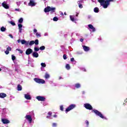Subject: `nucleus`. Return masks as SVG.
I'll use <instances>...</instances> for the list:
<instances>
[{"label": "nucleus", "mask_w": 127, "mask_h": 127, "mask_svg": "<svg viewBox=\"0 0 127 127\" xmlns=\"http://www.w3.org/2000/svg\"><path fill=\"white\" fill-rule=\"evenodd\" d=\"M78 14H79V13H77L75 15H76V16H78Z\"/></svg>", "instance_id": "obj_57"}, {"label": "nucleus", "mask_w": 127, "mask_h": 127, "mask_svg": "<svg viewBox=\"0 0 127 127\" xmlns=\"http://www.w3.org/2000/svg\"><path fill=\"white\" fill-rule=\"evenodd\" d=\"M61 78H62V77H59V79H61Z\"/></svg>", "instance_id": "obj_59"}, {"label": "nucleus", "mask_w": 127, "mask_h": 127, "mask_svg": "<svg viewBox=\"0 0 127 127\" xmlns=\"http://www.w3.org/2000/svg\"><path fill=\"white\" fill-rule=\"evenodd\" d=\"M39 50H40L39 48H38V47H35V48H34V51H35V52H38Z\"/></svg>", "instance_id": "obj_35"}, {"label": "nucleus", "mask_w": 127, "mask_h": 127, "mask_svg": "<svg viewBox=\"0 0 127 127\" xmlns=\"http://www.w3.org/2000/svg\"><path fill=\"white\" fill-rule=\"evenodd\" d=\"M67 55L66 54H64L63 55V59H64V60L67 59Z\"/></svg>", "instance_id": "obj_36"}, {"label": "nucleus", "mask_w": 127, "mask_h": 127, "mask_svg": "<svg viewBox=\"0 0 127 127\" xmlns=\"http://www.w3.org/2000/svg\"><path fill=\"white\" fill-rule=\"evenodd\" d=\"M25 118L29 121V123L31 124L32 123V117L31 115H26L25 116Z\"/></svg>", "instance_id": "obj_10"}, {"label": "nucleus", "mask_w": 127, "mask_h": 127, "mask_svg": "<svg viewBox=\"0 0 127 127\" xmlns=\"http://www.w3.org/2000/svg\"><path fill=\"white\" fill-rule=\"evenodd\" d=\"M34 81H35V82H36L39 84H43L45 83V81L44 79H41L37 78H35Z\"/></svg>", "instance_id": "obj_6"}, {"label": "nucleus", "mask_w": 127, "mask_h": 127, "mask_svg": "<svg viewBox=\"0 0 127 127\" xmlns=\"http://www.w3.org/2000/svg\"><path fill=\"white\" fill-rule=\"evenodd\" d=\"M70 61L71 62H74V58H71V59L70 60Z\"/></svg>", "instance_id": "obj_47"}, {"label": "nucleus", "mask_w": 127, "mask_h": 127, "mask_svg": "<svg viewBox=\"0 0 127 127\" xmlns=\"http://www.w3.org/2000/svg\"><path fill=\"white\" fill-rule=\"evenodd\" d=\"M17 24H18L19 31V32H21V31H22V26H23L22 24L20 23H17Z\"/></svg>", "instance_id": "obj_14"}, {"label": "nucleus", "mask_w": 127, "mask_h": 127, "mask_svg": "<svg viewBox=\"0 0 127 127\" xmlns=\"http://www.w3.org/2000/svg\"><path fill=\"white\" fill-rule=\"evenodd\" d=\"M88 18H90V16H88Z\"/></svg>", "instance_id": "obj_60"}, {"label": "nucleus", "mask_w": 127, "mask_h": 127, "mask_svg": "<svg viewBox=\"0 0 127 127\" xmlns=\"http://www.w3.org/2000/svg\"><path fill=\"white\" fill-rule=\"evenodd\" d=\"M17 5H20V2H17Z\"/></svg>", "instance_id": "obj_51"}, {"label": "nucleus", "mask_w": 127, "mask_h": 127, "mask_svg": "<svg viewBox=\"0 0 127 127\" xmlns=\"http://www.w3.org/2000/svg\"><path fill=\"white\" fill-rule=\"evenodd\" d=\"M83 49L85 52H88L90 50V48L89 47H87L86 46H83Z\"/></svg>", "instance_id": "obj_16"}, {"label": "nucleus", "mask_w": 127, "mask_h": 127, "mask_svg": "<svg viewBox=\"0 0 127 127\" xmlns=\"http://www.w3.org/2000/svg\"><path fill=\"white\" fill-rule=\"evenodd\" d=\"M36 99H37V100H38L39 101H40V102H44V101H45V100L46 99L45 98V97H44L41 96H37V97H36Z\"/></svg>", "instance_id": "obj_7"}, {"label": "nucleus", "mask_w": 127, "mask_h": 127, "mask_svg": "<svg viewBox=\"0 0 127 127\" xmlns=\"http://www.w3.org/2000/svg\"><path fill=\"white\" fill-rule=\"evenodd\" d=\"M53 117L54 118H57V115H54Z\"/></svg>", "instance_id": "obj_50"}, {"label": "nucleus", "mask_w": 127, "mask_h": 127, "mask_svg": "<svg viewBox=\"0 0 127 127\" xmlns=\"http://www.w3.org/2000/svg\"><path fill=\"white\" fill-rule=\"evenodd\" d=\"M1 71V68H0V71Z\"/></svg>", "instance_id": "obj_58"}, {"label": "nucleus", "mask_w": 127, "mask_h": 127, "mask_svg": "<svg viewBox=\"0 0 127 127\" xmlns=\"http://www.w3.org/2000/svg\"><path fill=\"white\" fill-rule=\"evenodd\" d=\"M15 11H21V10L19 8L15 9Z\"/></svg>", "instance_id": "obj_44"}, {"label": "nucleus", "mask_w": 127, "mask_h": 127, "mask_svg": "<svg viewBox=\"0 0 127 127\" xmlns=\"http://www.w3.org/2000/svg\"><path fill=\"white\" fill-rule=\"evenodd\" d=\"M56 10V8L54 7L47 6L45 8L44 11L45 12H49V11H50L51 13H53L55 12Z\"/></svg>", "instance_id": "obj_2"}, {"label": "nucleus", "mask_w": 127, "mask_h": 127, "mask_svg": "<svg viewBox=\"0 0 127 127\" xmlns=\"http://www.w3.org/2000/svg\"><path fill=\"white\" fill-rule=\"evenodd\" d=\"M92 113H94L96 115L99 117L101 119H104L105 117H104L103 115H102V113L100 112L97 110L94 109L92 110Z\"/></svg>", "instance_id": "obj_3"}, {"label": "nucleus", "mask_w": 127, "mask_h": 127, "mask_svg": "<svg viewBox=\"0 0 127 127\" xmlns=\"http://www.w3.org/2000/svg\"><path fill=\"white\" fill-rule=\"evenodd\" d=\"M34 32H37V30H36V29H34Z\"/></svg>", "instance_id": "obj_52"}, {"label": "nucleus", "mask_w": 127, "mask_h": 127, "mask_svg": "<svg viewBox=\"0 0 127 127\" xmlns=\"http://www.w3.org/2000/svg\"><path fill=\"white\" fill-rule=\"evenodd\" d=\"M44 77L46 79H48V78H49L50 77V75L47 72H46L45 73V75L44 76Z\"/></svg>", "instance_id": "obj_22"}, {"label": "nucleus", "mask_w": 127, "mask_h": 127, "mask_svg": "<svg viewBox=\"0 0 127 127\" xmlns=\"http://www.w3.org/2000/svg\"><path fill=\"white\" fill-rule=\"evenodd\" d=\"M80 2H81V1H78L77 2L78 4H80Z\"/></svg>", "instance_id": "obj_55"}, {"label": "nucleus", "mask_w": 127, "mask_h": 127, "mask_svg": "<svg viewBox=\"0 0 127 127\" xmlns=\"http://www.w3.org/2000/svg\"><path fill=\"white\" fill-rule=\"evenodd\" d=\"M83 107H84L85 109H87L88 110H93L92 106H91V104L89 103L85 104L83 105Z\"/></svg>", "instance_id": "obj_5"}, {"label": "nucleus", "mask_w": 127, "mask_h": 127, "mask_svg": "<svg viewBox=\"0 0 127 127\" xmlns=\"http://www.w3.org/2000/svg\"><path fill=\"white\" fill-rule=\"evenodd\" d=\"M52 126H53V127H57V124L56 123H53V124H52Z\"/></svg>", "instance_id": "obj_43"}, {"label": "nucleus", "mask_w": 127, "mask_h": 127, "mask_svg": "<svg viewBox=\"0 0 127 127\" xmlns=\"http://www.w3.org/2000/svg\"><path fill=\"white\" fill-rule=\"evenodd\" d=\"M94 12H96V13L99 12V8L98 7L94 8Z\"/></svg>", "instance_id": "obj_28"}, {"label": "nucleus", "mask_w": 127, "mask_h": 127, "mask_svg": "<svg viewBox=\"0 0 127 127\" xmlns=\"http://www.w3.org/2000/svg\"><path fill=\"white\" fill-rule=\"evenodd\" d=\"M41 66L43 67H46V64H45V63H42L41 64Z\"/></svg>", "instance_id": "obj_30"}, {"label": "nucleus", "mask_w": 127, "mask_h": 127, "mask_svg": "<svg viewBox=\"0 0 127 127\" xmlns=\"http://www.w3.org/2000/svg\"><path fill=\"white\" fill-rule=\"evenodd\" d=\"M10 24H11V25H13V26L15 25V23L13 21H10Z\"/></svg>", "instance_id": "obj_40"}, {"label": "nucleus", "mask_w": 127, "mask_h": 127, "mask_svg": "<svg viewBox=\"0 0 127 127\" xmlns=\"http://www.w3.org/2000/svg\"><path fill=\"white\" fill-rule=\"evenodd\" d=\"M22 40H18V43H20Z\"/></svg>", "instance_id": "obj_53"}, {"label": "nucleus", "mask_w": 127, "mask_h": 127, "mask_svg": "<svg viewBox=\"0 0 127 127\" xmlns=\"http://www.w3.org/2000/svg\"><path fill=\"white\" fill-rule=\"evenodd\" d=\"M70 19L71 20V21H73V22H75L76 23V19H75V16L74 15H70L69 16Z\"/></svg>", "instance_id": "obj_15"}, {"label": "nucleus", "mask_w": 127, "mask_h": 127, "mask_svg": "<svg viewBox=\"0 0 127 127\" xmlns=\"http://www.w3.org/2000/svg\"><path fill=\"white\" fill-rule=\"evenodd\" d=\"M64 15H67V14L66 13V12H64Z\"/></svg>", "instance_id": "obj_56"}, {"label": "nucleus", "mask_w": 127, "mask_h": 127, "mask_svg": "<svg viewBox=\"0 0 127 127\" xmlns=\"http://www.w3.org/2000/svg\"><path fill=\"white\" fill-rule=\"evenodd\" d=\"M17 88V90L18 91H20L21 90H22V86H21L20 84L18 85Z\"/></svg>", "instance_id": "obj_21"}, {"label": "nucleus", "mask_w": 127, "mask_h": 127, "mask_svg": "<svg viewBox=\"0 0 127 127\" xmlns=\"http://www.w3.org/2000/svg\"><path fill=\"white\" fill-rule=\"evenodd\" d=\"M40 50L41 51L44 50L45 49V47L43 46L40 47Z\"/></svg>", "instance_id": "obj_32"}, {"label": "nucleus", "mask_w": 127, "mask_h": 127, "mask_svg": "<svg viewBox=\"0 0 127 127\" xmlns=\"http://www.w3.org/2000/svg\"><path fill=\"white\" fill-rule=\"evenodd\" d=\"M6 96H7L6 94H5L4 93H0V98H4L6 97Z\"/></svg>", "instance_id": "obj_19"}, {"label": "nucleus", "mask_w": 127, "mask_h": 127, "mask_svg": "<svg viewBox=\"0 0 127 127\" xmlns=\"http://www.w3.org/2000/svg\"><path fill=\"white\" fill-rule=\"evenodd\" d=\"M25 98L26 99V100H30L31 99V97L28 94H25Z\"/></svg>", "instance_id": "obj_20"}, {"label": "nucleus", "mask_w": 127, "mask_h": 127, "mask_svg": "<svg viewBox=\"0 0 127 127\" xmlns=\"http://www.w3.org/2000/svg\"><path fill=\"white\" fill-rule=\"evenodd\" d=\"M36 2L34 0H30L29 3H28V5L30 6H34L36 5Z\"/></svg>", "instance_id": "obj_8"}, {"label": "nucleus", "mask_w": 127, "mask_h": 127, "mask_svg": "<svg viewBox=\"0 0 127 127\" xmlns=\"http://www.w3.org/2000/svg\"><path fill=\"white\" fill-rule=\"evenodd\" d=\"M9 37H10V38L13 39L12 35H11V34H9Z\"/></svg>", "instance_id": "obj_48"}, {"label": "nucleus", "mask_w": 127, "mask_h": 127, "mask_svg": "<svg viewBox=\"0 0 127 127\" xmlns=\"http://www.w3.org/2000/svg\"><path fill=\"white\" fill-rule=\"evenodd\" d=\"M65 68H66V69H67V70H69L70 69V65H69V64H66Z\"/></svg>", "instance_id": "obj_29"}, {"label": "nucleus", "mask_w": 127, "mask_h": 127, "mask_svg": "<svg viewBox=\"0 0 127 127\" xmlns=\"http://www.w3.org/2000/svg\"><path fill=\"white\" fill-rule=\"evenodd\" d=\"M61 15H62L63 16V15H64V14H63V12H61Z\"/></svg>", "instance_id": "obj_54"}, {"label": "nucleus", "mask_w": 127, "mask_h": 127, "mask_svg": "<svg viewBox=\"0 0 127 127\" xmlns=\"http://www.w3.org/2000/svg\"><path fill=\"white\" fill-rule=\"evenodd\" d=\"M0 30L2 32H3L6 30V28H5L4 27H1L0 28Z\"/></svg>", "instance_id": "obj_26"}, {"label": "nucleus", "mask_w": 127, "mask_h": 127, "mask_svg": "<svg viewBox=\"0 0 127 127\" xmlns=\"http://www.w3.org/2000/svg\"><path fill=\"white\" fill-rule=\"evenodd\" d=\"M34 44H35V43H34V41H31L29 42V43L28 44V45H29V46H32Z\"/></svg>", "instance_id": "obj_27"}, {"label": "nucleus", "mask_w": 127, "mask_h": 127, "mask_svg": "<svg viewBox=\"0 0 127 127\" xmlns=\"http://www.w3.org/2000/svg\"><path fill=\"white\" fill-rule=\"evenodd\" d=\"M21 43L22 45H25V46H27L29 44V42L25 40H22L21 41Z\"/></svg>", "instance_id": "obj_13"}, {"label": "nucleus", "mask_w": 127, "mask_h": 127, "mask_svg": "<svg viewBox=\"0 0 127 127\" xmlns=\"http://www.w3.org/2000/svg\"><path fill=\"white\" fill-rule=\"evenodd\" d=\"M76 108V105L75 104H71L68 107V108H66L65 113H67L69 111L72 110L74 108Z\"/></svg>", "instance_id": "obj_4"}, {"label": "nucleus", "mask_w": 127, "mask_h": 127, "mask_svg": "<svg viewBox=\"0 0 127 127\" xmlns=\"http://www.w3.org/2000/svg\"><path fill=\"white\" fill-rule=\"evenodd\" d=\"M36 36H37V38H40L41 37V34L37 33V34H36Z\"/></svg>", "instance_id": "obj_39"}, {"label": "nucleus", "mask_w": 127, "mask_h": 127, "mask_svg": "<svg viewBox=\"0 0 127 127\" xmlns=\"http://www.w3.org/2000/svg\"><path fill=\"white\" fill-rule=\"evenodd\" d=\"M88 27H89L90 29H92L93 32H94V31H96V28H95V27H94V26H93L92 25H88Z\"/></svg>", "instance_id": "obj_18"}, {"label": "nucleus", "mask_w": 127, "mask_h": 127, "mask_svg": "<svg viewBox=\"0 0 127 127\" xmlns=\"http://www.w3.org/2000/svg\"><path fill=\"white\" fill-rule=\"evenodd\" d=\"M5 54L8 55L9 54V51H5Z\"/></svg>", "instance_id": "obj_42"}, {"label": "nucleus", "mask_w": 127, "mask_h": 127, "mask_svg": "<svg viewBox=\"0 0 127 127\" xmlns=\"http://www.w3.org/2000/svg\"><path fill=\"white\" fill-rule=\"evenodd\" d=\"M60 110L62 111H63V106H60Z\"/></svg>", "instance_id": "obj_45"}, {"label": "nucleus", "mask_w": 127, "mask_h": 127, "mask_svg": "<svg viewBox=\"0 0 127 127\" xmlns=\"http://www.w3.org/2000/svg\"><path fill=\"white\" fill-rule=\"evenodd\" d=\"M32 56H33V58H38V57H39V54H38V53H37L36 52L33 53Z\"/></svg>", "instance_id": "obj_17"}, {"label": "nucleus", "mask_w": 127, "mask_h": 127, "mask_svg": "<svg viewBox=\"0 0 127 127\" xmlns=\"http://www.w3.org/2000/svg\"><path fill=\"white\" fill-rule=\"evenodd\" d=\"M78 6L79 8H83V5L82 4H79Z\"/></svg>", "instance_id": "obj_41"}, {"label": "nucleus", "mask_w": 127, "mask_h": 127, "mask_svg": "<svg viewBox=\"0 0 127 127\" xmlns=\"http://www.w3.org/2000/svg\"><path fill=\"white\" fill-rule=\"evenodd\" d=\"M48 116H47V118L49 119V118L51 117L52 115V112H49L48 113Z\"/></svg>", "instance_id": "obj_24"}, {"label": "nucleus", "mask_w": 127, "mask_h": 127, "mask_svg": "<svg viewBox=\"0 0 127 127\" xmlns=\"http://www.w3.org/2000/svg\"><path fill=\"white\" fill-rule=\"evenodd\" d=\"M58 19H59L58 17H55L53 18L54 21H58Z\"/></svg>", "instance_id": "obj_34"}, {"label": "nucleus", "mask_w": 127, "mask_h": 127, "mask_svg": "<svg viewBox=\"0 0 127 127\" xmlns=\"http://www.w3.org/2000/svg\"><path fill=\"white\" fill-rule=\"evenodd\" d=\"M34 43H35V45H38L39 44V41H38V40L37 39V40H35Z\"/></svg>", "instance_id": "obj_33"}, {"label": "nucleus", "mask_w": 127, "mask_h": 127, "mask_svg": "<svg viewBox=\"0 0 127 127\" xmlns=\"http://www.w3.org/2000/svg\"><path fill=\"white\" fill-rule=\"evenodd\" d=\"M6 51H11V48L10 47H8L7 48V50H6Z\"/></svg>", "instance_id": "obj_38"}, {"label": "nucleus", "mask_w": 127, "mask_h": 127, "mask_svg": "<svg viewBox=\"0 0 127 127\" xmlns=\"http://www.w3.org/2000/svg\"><path fill=\"white\" fill-rule=\"evenodd\" d=\"M1 122H2V123H3L4 125L10 123L9 120L6 119H1Z\"/></svg>", "instance_id": "obj_9"}, {"label": "nucleus", "mask_w": 127, "mask_h": 127, "mask_svg": "<svg viewBox=\"0 0 127 127\" xmlns=\"http://www.w3.org/2000/svg\"><path fill=\"white\" fill-rule=\"evenodd\" d=\"M79 41H80L81 42H83V39L81 38L80 40H79Z\"/></svg>", "instance_id": "obj_49"}, {"label": "nucleus", "mask_w": 127, "mask_h": 127, "mask_svg": "<svg viewBox=\"0 0 127 127\" xmlns=\"http://www.w3.org/2000/svg\"><path fill=\"white\" fill-rule=\"evenodd\" d=\"M86 125L87 126H88V125H89V122L87 120L86 121Z\"/></svg>", "instance_id": "obj_46"}, {"label": "nucleus", "mask_w": 127, "mask_h": 127, "mask_svg": "<svg viewBox=\"0 0 127 127\" xmlns=\"http://www.w3.org/2000/svg\"><path fill=\"white\" fill-rule=\"evenodd\" d=\"M11 60H12L13 61L15 60V56L14 55H11Z\"/></svg>", "instance_id": "obj_37"}, {"label": "nucleus", "mask_w": 127, "mask_h": 127, "mask_svg": "<svg viewBox=\"0 0 127 127\" xmlns=\"http://www.w3.org/2000/svg\"><path fill=\"white\" fill-rule=\"evenodd\" d=\"M75 87L77 89L79 88L80 87V83H76L75 84Z\"/></svg>", "instance_id": "obj_25"}, {"label": "nucleus", "mask_w": 127, "mask_h": 127, "mask_svg": "<svg viewBox=\"0 0 127 127\" xmlns=\"http://www.w3.org/2000/svg\"><path fill=\"white\" fill-rule=\"evenodd\" d=\"M23 22V18H20L18 20V23H19L20 24H21V23H22Z\"/></svg>", "instance_id": "obj_23"}, {"label": "nucleus", "mask_w": 127, "mask_h": 127, "mask_svg": "<svg viewBox=\"0 0 127 127\" xmlns=\"http://www.w3.org/2000/svg\"><path fill=\"white\" fill-rule=\"evenodd\" d=\"M2 5L3 7H4L6 9H8V8H9V5H8V4H7L6 2H5V1H4L2 3Z\"/></svg>", "instance_id": "obj_11"}, {"label": "nucleus", "mask_w": 127, "mask_h": 127, "mask_svg": "<svg viewBox=\"0 0 127 127\" xmlns=\"http://www.w3.org/2000/svg\"><path fill=\"white\" fill-rule=\"evenodd\" d=\"M16 51H18L19 52V53L21 54H22L23 53L22 50H20V49H16Z\"/></svg>", "instance_id": "obj_31"}, {"label": "nucleus", "mask_w": 127, "mask_h": 127, "mask_svg": "<svg viewBox=\"0 0 127 127\" xmlns=\"http://www.w3.org/2000/svg\"><path fill=\"white\" fill-rule=\"evenodd\" d=\"M32 53H33V50L30 48H29L27 50H26V51H25V54L26 55H29L31 54Z\"/></svg>", "instance_id": "obj_12"}, {"label": "nucleus", "mask_w": 127, "mask_h": 127, "mask_svg": "<svg viewBox=\"0 0 127 127\" xmlns=\"http://www.w3.org/2000/svg\"><path fill=\"white\" fill-rule=\"evenodd\" d=\"M116 0H98L101 6L104 8H108V6L110 5V2H114Z\"/></svg>", "instance_id": "obj_1"}]
</instances>
